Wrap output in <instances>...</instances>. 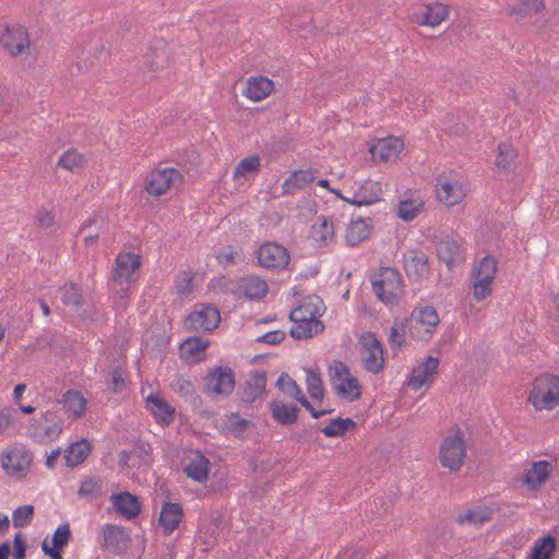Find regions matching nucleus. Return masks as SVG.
Segmentation results:
<instances>
[{
    "instance_id": "f3484780",
    "label": "nucleus",
    "mask_w": 559,
    "mask_h": 559,
    "mask_svg": "<svg viewBox=\"0 0 559 559\" xmlns=\"http://www.w3.org/2000/svg\"><path fill=\"white\" fill-rule=\"evenodd\" d=\"M403 147L404 142L401 139L388 136L379 139L374 144H372L369 148V153L374 160L391 162L399 157Z\"/></svg>"
},
{
    "instance_id": "473e14b6",
    "label": "nucleus",
    "mask_w": 559,
    "mask_h": 559,
    "mask_svg": "<svg viewBox=\"0 0 559 559\" xmlns=\"http://www.w3.org/2000/svg\"><path fill=\"white\" fill-rule=\"evenodd\" d=\"M439 366V358L428 356L424 362L420 364L417 370H414V374L408 381V384L415 389H420L428 380L429 377H432L437 373Z\"/></svg>"
},
{
    "instance_id": "49530a36",
    "label": "nucleus",
    "mask_w": 559,
    "mask_h": 559,
    "mask_svg": "<svg viewBox=\"0 0 559 559\" xmlns=\"http://www.w3.org/2000/svg\"><path fill=\"white\" fill-rule=\"evenodd\" d=\"M261 158L258 155H249L241 159L234 171V177H243L247 178L252 174H258L260 171Z\"/></svg>"
},
{
    "instance_id": "338daca9",
    "label": "nucleus",
    "mask_w": 559,
    "mask_h": 559,
    "mask_svg": "<svg viewBox=\"0 0 559 559\" xmlns=\"http://www.w3.org/2000/svg\"><path fill=\"white\" fill-rule=\"evenodd\" d=\"M12 412L14 411L10 407H5L0 412V435L14 424Z\"/></svg>"
},
{
    "instance_id": "ddd939ff",
    "label": "nucleus",
    "mask_w": 559,
    "mask_h": 559,
    "mask_svg": "<svg viewBox=\"0 0 559 559\" xmlns=\"http://www.w3.org/2000/svg\"><path fill=\"white\" fill-rule=\"evenodd\" d=\"M33 461L29 451H12L1 456L2 467L9 476L23 478L26 476Z\"/></svg>"
},
{
    "instance_id": "393cba45",
    "label": "nucleus",
    "mask_w": 559,
    "mask_h": 559,
    "mask_svg": "<svg viewBox=\"0 0 559 559\" xmlns=\"http://www.w3.org/2000/svg\"><path fill=\"white\" fill-rule=\"evenodd\" d=\"M382 188L380 182L367 180L354 191L347 203L356 206L371 205L380 201Z\"/></svg>"
},
{
    "instance_id": "4c0bfd02",
    "label": "nucleus",
    "mask_w": 559,
    "mask_h": 559,
    "mask_svg": "<svg viewBox=\"0 0 559 559\" xmlns=\"http://www.w3.org/2000/svg\"><path fill=\"white\" fill-rule=\"evenodd\" d=\"M556 549V538L547 534L535 542L527 559H552Z\"/></svg>"
},
{
    "instance_id": "9d476101",
    "label": "nucleus",
    "mask_w": 559,
    "mask_h": 559,
    "mask_svg": "<svg viewBox=\"0 0 559 559\" xmlns=\"http://www.w3.org/2000/svg\"><path fill=\"white\" fill-rule=\"evenodd\" d=\"M259 265L269 270H285L290 255L288 250L277 242H266L257 250Z\"/></svg>"
},
{
    "instance_id": "20e7f679",
    "label": "nucleus",
    "mask_w": 559,
    "mask_h": 559,
    "mask_svg": "<svg viewBox=\"0 0 559 559\" xmlns=\"http://www.w3.org/2000/svg\"><path fill=\"white\" fill-rule=\"evenodd\" d=\"M203 382L205 394H214L223 399L228 397L236 386L235 371L227 365L216 366L203 377Z\"/></svg>"
},
{
    "instance_id": "bf43d9fd",
    "label": "nucleus",
    "mask_w": 559,
    "mask_h": 559,
    "mask_svg": "<svg viewBox=\"0 0 559 559\" xmlns=\"http://www.w3.org/2000/svg\"><path fill=\"white\" fill-rule=\"evenodd\" d=\"M246 383L252 386L258 393L264 394L266 386V372L263 370H258L250 373V378L246 381Z\"/></svg>"
},
{
    "instance_id": "5701e85b",
    "label": "nucleus",
    "mask_w": 559,
    "mask_h": 559,
    "mask_svg": "<svg viewBox=\"0 0 559 559\" xmlns=\"http://www.w3.org/2000/svg\"><path fill=\"white\" fill-rule=\"evenodd\" d=\"M183 518L182 506L178 502H164L158 518V525L163 534L169 536L180 524Z\"/></svg>"
},
{
    "instance_id": "aec40b11",
    "label": "nucleus",
    "mask_w": 559,
    "mask_h": 559,
    "mask_svg": "<svg viewBox=\"0 0 559 559\" xmlns=\"http://www.w3.org/2000/svg\"><path fill=\"white\" fill-rule=\"evenodd\" d=\"M146 407L162 426H169L175 420V407L157 393H151L146 397Z\"/></svg>"
},
{
    "instance_id": "7c9ffc66",
    "label": "nucleus",
    "mask_w": 559,
    "mask_h": 559,
    "mask_svg": "<svg viewBox=\"0 0 559 559\" xmlns=\"http://www.w3.org/2000/svg\"><path fill=\"white\" fill-rule=\"evenodd\" d=\"M210 466V460L198 451L183 468V473L194 481L202 484L209 479Z\"/></svg>"
},
{
    "instance_id": "f704fd0d",
    "label": "nucleus",
    "mask_w": 559,
    "mask_h": 559,
    "mask_svg": "<svg viewBox=\"0 0 559 559\" xmlns=\"http://www.w3.org/2000/svg\"><path fill=\"white\" fill-rule=\"evenodd\" d=\"M92 451V447L86 439L73 442L64 451L66 464L69 467H75L82 464Z\"/></svg>"
},
{
    "instance_id": "5fc2aeb1",
    "label": "nucleus",
    "mask_w": 559,
    "mask_h": 559,
    "mask_svg": "<svg viewBox=\"0 0 559 559\" xmlns=\"http://www.w3.org/2000/svg\"><path fill=\"white\" fill-rule=\"evenodd\" d=\"M359 344L368 353L371 350H378L379 355H383V346L372 332H364L359 337Z\"/></svg>"
},
{
    "instance_id": "864d4df0",
    "label": "nucleus",
    "mask_w": 559,
    "mask_h": 559,
    "mask_svg": "<svg viewBox=\"0 0 559 559\" xmlns=\"http://www.w3.org/2000/svg\"><path fill=\"white\" fill-rule=\"evenodd\" d=\"M72 538L70 525L68 523L61 524L55 531L51 543L52 547L64 549Z\"/></svg>"
},
{
    "instance_id": "72a5a7b5",
    "label": "nucleus",
    "mask_w": 559,
    "mask_h": 559,
    "mask_svg": "<svg viewBox=\"0 0 559 559\" xmlns=\"http://www.w3.org/2000/svg\"><path fill=\"white\" fill-rule=\"evenodd\" d=\"M448 14V5L440 2H433L425 7L424 11L418 17V23L420 25L435 27L444 21Z\"/></svg>"
},
{
    "instance_id": "4be33fe9",
    "label": "nucleus",
    "mask_w": 559,
    "mask_h": 559,
    "mask_svg": "<svg viewBox=\"0 0 559 559\" xmlns=\"http://www.w3.org/2000/svg\"><path fill=\"white\" fill-rule=\"evenodd\" d=\"M404 269L408 277L415 281L427 278L430 272L429 258L421 250H413L405 257Z\"/></svg>"
},
{
    "instance_id": "cd10ccee",
    "label": "nucleus",
    "mask_w": 559,
    "mask_h": 559,
    "mask_svg": "<svg viewBox=\"0 0 559 559\" xmlns=\"http://www.w3.org/2000/svg\"><path fill=\"white\" fill-rule=\"evenodd\" d=\"M274 90V83L264 75L250 76L247 80V86L243 95L253 102L264 99Z\"/></svg>"
},
{
    "instance_id": "6e6d98bb",
    "label": "nucleus",
    "mask_w": 559,
    "mask_h": 559,
    "mask_svg": "<svg viewBox=\"0 0 559 559\" xmlns=\"http://www.w3.org/2000/svg\"><path fill=\"white\" fill-rule=\"evenodd\" d=\"M284 381H285V377L280 376L275 385L280 391L285 393L287 396L293 397L296 401H298V397H300L301 395H305L294 379H289L288 389H286V386L284 385Z\"/></svg>"
},
{
    "instance_id": "a878e982",
    "label": "nucleus",
    "mask_w": 559,
    "mask_h": 559,
    "mask_svg": "<svg viewBox=\"0 0 559 559\" xmlns=\"http://www.w3.org/2000/svg\"><path fill=\"white\" fill-rule=\"evenodd\" d=\"M552 471V464L546 460L534 462L532 467L523 475V483L530 490H537L548 480Z\"/></svg>"
},
{
    "instance_id": "c756f323",
    "label": "nucleus",
    "mask_w": 559,
    "mask_h": 559,
    "mask_svg": "<svg viewBox=\"0 0 559 559\" xmlns=\"http://www.w3.org/2000/svg\"><path fill=\"white\" fill-rule=\"evenodd\" d=\"M438 258L443 261L449 270L460 264L464 257L462 254L461 245L454 239L442 240L437 247Z\"/></svg>"
},
{
    "instance_id": "2f4dec72",
    "label": "nucleus",
    "mask_w": 559,
    "mask_h": 559,
    "mask_svg": "<svg viewBox=\"0 0 559 559\" xmlns=\"http://www.w3.org/2000/svg\"><path fill=\"white\" fill-rule=\"evenodd\" d=\"M318 173V169L309 168V169H299L292 173V175L285 179L282 185L284 194H292L296 190L304 189L307 185L311 183L314 180V174Z\"/></svg>"
},
{
    "instance_id": "c03bdc74",
    "label": "nucleus",
    "mask_w": 559,
    "mask_h": 559,
    "mask_svg": "<svg viewBox=\"0 0 559 559\" xmlns=\"http://www.w3.org/2000/svg\"><path fill=\"white\" fill-rule=\"evenodd\" d=\"M62 301L67 306H73L75 309H80L84 305V297L82 295L81 287L73 283H66L61 287Z\"/></svg>"
},
{
    "instance_id": "bb28decb",
    "label": "nucleus",
    "mask_w": 559,
    "mask_h": 559,
    "mask_svg": "<svg viewBox=\"0 0 559 559\" xmlns=\"http://www.w3.org/2000/svg\"><path fill=\"white\" fill-rule=\"evenodd\" d=\"M373 225L371 217L362 218L358 216L353 218L346 229V243L350 247H355L369 238L371 235Z\"/></svg>"
},
{
    "instance_id": "0eeeda50",
    "label": "nucleus",
    "mask_w": 559,
    "mask_h": 559,
    "mask_svg": "<svg viewBox=\"0 0 559 559\" xmlns=\"http://www.w3.org/2000/svg\"><path fill=\"white\" fill-rule=\"evenodd\" d=\"M497 272V260L493 255H485L473 271L474 298L484 300L491 294V284Z\"/></svg>"
},
{
    "instance_id": "9b49d317",
    "label": "nucleus",
    "mask_w": 559,
    "mask_h": 559,
    "mask_svg": "<svg viewBox=\"0 0 559 559\" xmlns=\"http://www.w3.org/2000/svg\"><path fill=\"white\" fill-rule=\"evenodd\" d=\"M219 322V310L212 305H202L200 310H194L187 316L185 326L189 331L211 332L218 326Z\"/></svg>"
},
{
    "instance_id": "ea45409f",
    "label": "nucleus",
    "mask_w": 559,
    "mask_h": 559,
    "mask_svg": "<svg viewBox=\"0 0 559 559\" xmlns=\"http://www.w3.org/2000/svg\"><path fill=\"white\" fill-rule=\"evenodd\" d=\"M250 426H253V423L249 419L241 418L238 413H231L230 415H227L223 423V429L227 430L238 439L243 438V432Z\"/></svg>"
},
{
    "instance_id": "37998d69",
    "label": "nucleus",
    "mask_w": 559,
    "mask_h": 559,
    "mask_svg": "<svg viewBox=\"0 0 559 559\" xmlns=\"http://www.w3.org/2000/svg\"><path fill=\"white\" fill-rule=\"evenodd\" d=\"M544 7V0H516L510 9L512 14L524 19L531 14H537Z\"/></svg>"
},
{
    "instance_id": "774afa93",
    "label": "nucleus",
    "mask_w": 559,
    "mask_h": 559,
    "mask_svg": "<svg viewBox=\"0 0 559 559\" xmlns=\"http://www.w3.org/2000/svg\"><path fill=\"white\" fill-rule=\"evenodd\" d=\"M135 450L133 454L140 457L142 461H145V457L148 456L152 452V447L148 442L138 439L134 443Z\"/></svg>"
},
{
    "instance_id": "412c9836",
    "label": "nucleus",
    "mask_w": 559,
    "mask_h": 559,
    "mask_svg": "<svg viewBox=\"0 0 559 559\" xmlns=\"http://www.w3.org/2000/svg\"><path fill=\"white\" fill-rule=\"evenodd\" d=\"M210 344L207 338L190 336L179 347L180 357L190 365L198 364L205 358V352Z\"/></svg>"
},
{
    "instance_id": "603ef678",
    "label": "nucleus",
    "mask_w": 559,
    "mask_h": 559,
    "mask_svg": "<svg viewBox=\"0 0 559 559\" xmlns=\"http://www.w3.org/2000/svg\"><path fill=\"white\" fill-rule=\"evenodd\" d=\"M364 367L369 372L374 374L380 373L384 369L383 355H379L378 350H371L364 358Z\"/></svg>"
},
{
    "instance_id": "79ce46f5",
    "label": "nucleus",
    "mask_w": 559,
    "mask_h": 559,
    "mask_svg": "<svg viewBox=\"0 0 559 559\" xmlns=\"http://www.w3.org/2000/svg\"><path fill=\"white\" fill-rule=\"evenodd\" d=\"M85 157L74 148L66 151L57 163V166L66 168L72 173H79L85 165Z\"/></svg>"
},
{
    "instance_id": "3c124183",
    "label": "nucleus",
    "mask_w": 559,
    "mask_h": 559,
    "mask_svg": "<svg viewBox=\"0 0 559 559\" xmlns=\"http://www.w3.org/2000/svg\"><path fill=\"white\" fill-rule=\"evenodd\" d=\"M34 515V507L32 504H26L16 508L13 511V526L14 527H24L31 524Z\"/></svg>"
},
{
    "instance_id": "a18cd8bd",
    "label": "nucleus",
    "mask_w": 559,
    "mask_h": 559,
    "mask_svg": "<svg viewBox=\"0 0 559 559\" xmlns=\"http://www.w3.org/2000/svg\"><path fill=\"white\" fill-rule=\"evenodd\" d=\"M492 516V510L489 508H478L475 510H467L464 514H460L456 522L464 524L466 522L473 525H481L487 521H490Z\"/></svg>"
},
{
    "instance_id": "423d86ee",
    "label": "nucleus",
    "mask_w": 559,
    "mask_h": 559,
    "mask_svg": "<svg viewBox=\"0 0 559 559\" xmlns=\"http://www.w3.org/2000/svg\"><path fill=\"white\" fill-rule=\"evenodd\" d=\"M335 364L336 366L330 367V374L332 380L341 379L343 374H346L341 383L333 384V389L335 390L336 394L348 402L360 400L362 394V386L358 379L350 374L349 367L346 364L340 360L335 361Z\"/></svg>"
},
{
    "instance_id": "c9c22d12",
    "label": "nucleus",
    "mask_w": 559,
    "mask_h": 559,
    "mask_svg": "<svg viewBox=\"0 0 559 559\" xmlns=\"http://www.w3.org/2000/svg\"><path fill=\"white\" fill-rule=\"evenodd\" d=\"M357 426V423L350 417H336L331 419L330 423L320 430L326 438H338L344 437L348 431H354Z\"/></svg>"
},
{
    "instance_id": "f03ea898",
    "label": "nucleus",
    "mask_w": 559,
    "mask_h": 559,
    "mask_svg": "<svg viewBox=\"0 0 559 559\" xmlns=\"http://www.w3.org/2000/svg\"><path fill=\"white\" fill-rule=\"evenodd\" d=\"M559 401V377L555 374H545L537 378L533 383V389L528 394V402L537 411H551Z\"/></svg>"
},
{
    "instance_id": "e2e57ef3",
    "label": "nucleus",
    "mask_w": 559,
    "mask_h": 559,
    "mask_svg": "<svg viewBox=\"0 0 559 559\" xmlns=\"http://www.w3.org/2000/svg\"><path fill=\"white\" fill-rule=\"evenodd\" d=\"M237 395L239 396V400L242 403L252 404L257 399H259L263 394L258 393L252 386L248 385L245 382V385L239 388V390L237 391Z\"/></svg>"
},
{
    "instance_id": "0e129e2a",
    "label": "nucleus",
    "mask_w": 559,
    "mask_h": 559,
    "mask_svg": "<svg viewBox=\"0 0 559 559\" xmlns=\"http://www.w3.org/2000/svg\"><path fill=\"white\" fill-rule=\"evenodd\" d=\"M176 392L181 396H191L195 393V388L190 380L178 378L176 381Z\"/></svg>"
},
{
    "instance_id": "052dcab7",
    "label": "nucleus",
    "mask_w": 559,
    "mask_h": 559,
    "mask_svg": "<svg viewBox=\"0 0 559 559\" xmlns=\"http://www.w3.org/2000/svg\"><path fill=\"white\" fill-rule=\"evenodd\" d=\"M26 549L27 545L22 532H17L13 538V550L11 554L14 559H25L26 558Z\"/></svg>"
},
{
    "instance_id": "7ed1b4c3",
    "label": "nucleus",
    "mask_w": 559,
    "mask_h": 559,
    "mask_svg": "<svg viewBox=\"0 0 559 559\" xmlns=\"http://www.w3.org/2000/svg\"><path fill=\"white\" fill-rule=\"evenodd\" d=\"M63 420L53 411L41 413L40 417L32 418L27 427V436L33 441L46 444L56 440L62 432Z\"/></svg>"
},
{
    "instance_id": "f257e3e1",
    "label": "nucleus",
    "mask_w": 559,
    "mask_h": 559,
    "mask_svg": "<svg viewBox=\"0 0 559 559\" xmlns=\"http://www.w3.org/2000/svg\"><path fill=\"white\" fill-rule=\"evenodd\" d=\"M372 290L385 305L397 302L403 294V280L395 267H380L371 276Z\"/></svg>"
},
{
    "instance_id": "4d7b16f0",
    "label": "nucleus",
    "mask_w": 559,
    "mask_h": 559,
    "mask_svg": "<svg viewBox=\"0 0 559 559\" xmlns=\"http://www.w3.org/2000/svg\"><path fill=\"white\" fill-rule=\"evenodd\" d=\"M408 319L401 322V326H392L389 335V343L392 347L402 348L405 344V328Z\"/></svg>"
},
{
    "instance_id": "4468645a",
    "label": "nucleus",
    "mask_w": 559,
    "mask_h": 559,
    "mask_svg": "<svg viewBox=\"0 0 559 559\" xmlns=\"http://www.w3.org/2000/svg\"><path fill=\"white\" fill-rule=\"evenodd\" d=\"M110 500L114 510L127 520H134L142 512L140 498L130 491L112 493Z\"/></svg>"
},
{
    "instance_id": "dca6fc26",
    "label": "nucleus",
    "mask_w": 559,
    "mask_h": 559,
    "mask_svg": "<svg viewBox=\"0 0 559 559\" xmlns=\"http://www.w3.org/2000/svg\"><path fill=\"white\" fill-rule=\"evenodd\" d=\"M411 321H415L417 324H421L425 326V335L416 334L414 328H409V333L412 337L425 338L430 337L438 326L440 319L439 314L433 306H425L421 308H416L413 310L411 314Z\"/></svg>"
},
{
    "instance_id": "de8ad7c7",
    "label": "nucleus",
    "mask_w": 559,
    "mask_h": 559,
    "mask_svg": "<svg viewBox=\"0 0 559 559\" xmlns=\"http://www.w3.org/2000/svg\"><path fill=\"white\" fill-rule=\"evenodd\" d=\"M103 493V480L99 477L84 479L78 491L80 497H90L92 499L102 497Z\"/></svg>"
},
{
    "instance_id": "b1692460",
    "label": "nucleus",
    "mask_w": 559,
    "mask_h": 559,
    "mask_svg": "<svg viewBox=\"0 0 559 559\" xmlns=\"http://www.w3.org/2000/svg\"><path fill=\"white\" fill-rule=\"evenodd\" d=\"M274 421L281 426H292L297 423L299 418L300 408L297 404L285 403L280 400H273L269 403Z\"/></svg>"
},
{
    "instance_id": "8fccbe9b",
    "label": "nucleus",
    "mask_w": 559,
    "mask_h": 559,
    "mask_svg": "<svg viewBox=\"0 0 559 559\" xmlns=\"http://www.w3.org/2000/svg\"><path fill=\"white\" fill-rule=\"evenodd\" d=\"M423 206V201L416 204L415 201L411 199L402 200L399 205L397 216L404 222H411L418 215Z\"/></svg>"
},
{
    "instance_id": "6e6552de",
    "label": "nucleus",
    "mask_w": 559,
    "mask_h": 559,
    "mask_svg": "<svg viewBox=\"0 0 559 559\" xmlns=\"http://www.w3.org/2000/svg\"><path fill=\"white\" fill-rule=\"evenodd\" d=\"M182 180V174L175 168L155 169L145 179V190L151 195L159 197L168 189L181 183Z\"/></svg>"
},
{
    "instance_id": "2eb2a0df",
    "label": "nucleus",
    "mask_w": 559,
    "mask_h": 559,
    "mask_svg": "<svg viewBox=\"0 0 559 559\" xmlns=\"http://www.w3.org/2000/svg\"><path fill=\"white\" fill-rule=\"evenodd\" d=\"M141 266V257L134 252L119 253L116 258V267L112 276L114 282L121 283L122 281L131 283L134 277V272Z\"/></svg>"
},
{
    "instance_id": "13d9d810",
    "label": "nucleus",
    "mask_w": 559,
    "mask_h": 559,
    "mask_svg": "<svg viewBox=\"0 0 559 559\" xmlns=\"http://www.w3.org/2000/svg\"><path fill=\"white\" fill-rule=\"evenodd\" d=\"M498 151L499 153L496 159V165L500 168L507 169L514 157V153L511 150V145L507 143H500L498 146Z\"/></svg>"
},
{
    "instance_id": "39448f33",
    "label": "nucleus",
    "mask_w": 559,
    "mask_h": 559,
    "mask_svg": "<svg viewBox=\"0 0 559 559\" xmlns=\"http://www.w3.org/2000/svg\"><path fill=\"white\" fill-rule=\"evenodd\" d=\"M466 445L463 432L457 428L453 436H448L441 443L439 459L442 466L459 471L463 464Z\"/></svg>"
},
{
    "instance_id": "09e8293b",
    "label": "nucleus",
    "mask_w": 559,
    "mask_h": 559,
    "mask_svg": "<svg viewBox=\"0 0 559 559\" xmlns=\"http://www.w3.org/2000/svg\"><path fill=\"white\" fill-rule=\"evenodd\" d=\"M307 390L312 400L322 402L324 397V386L320 373L309 370L307 373Z\"/></svg>"
},
{
    "instance_id": "e433bc0d",
    "label": "nucleus",
    "mask_w": 559,
    "mask_h": 559,
    "mask_svg": "<svg viewBox=\"0 0 559 559\" xmlns=\"http://www.w3.org/2000/svg\"><path fill=\"white\" fill-rule=\"evenodd\" d=\"M61 402L66 413H71L76 418L85 414L86 400L80 391L73 389L68 390L63 394Z\"/></svg>"
},
{
    "instance_id": "69168bd1",
    "label": "nucleus",
    "mask_w": 559,
    "mask_h": 559,
    "mask_svg": "<svg viewBox=\"0 0 559 559\" xmlns=\"http://www.w3.org/2000/svg\"><path fill=\"white\" fill-rule=\"evenodd\" d=\"M110 376H111V383H112L111 391L114 393L121 392L124 389V386H126V382H124V379L122 377L120 368L119 367L115 368L110 372Z\"/></svg>"
},
{
    "instance_id": "f8f14e48",
    "label": "nucleus",
    "mask_w": 559,
    "mask_h": 559,
    "mask_svg": "<svg viewBox=\"0 0 559 559\" xmlns=\"http://www.w3.org/2000/svg\"><path fill=\"white\" fill-rule=\"evenodd\" d=\"M1 45L8 49L11 56H20L25 48L29 46V38L26 27H11L5 25L4 32L0 36Z\"/></svg>"
},
{
    "instance_id": "6ab92c4d",
    "label": "nucleus",
    "mask_w": 559,
    "mask_h": 559,
    "mask_svg": "<svg viewBox=\"0 0 559 559\" xmlns=\"http://www.w3.org/2000/svg\"><path fill=\"white\" fill-rule=\"evenodd\" d=\"M104 544L114 555L123 554L131 543L130 535L122 526L107 524L103 532Z\"/></svg>"
},
{
    "instance_id": "a211bd4d",
    "label": "nucleus",
    "mask_w": 559,
    "mask_h": 559,
    "mask_svg": "<svg viewBox=\"0 0 559 559\" xmlns=\"http://www.w3.org/2000/svg\"><path fill=\"white\" fill-rule=\"evenodd\" d=\"M267 292V283L259 276L251 275L238 280L234 294L239 298L261 299L266 296Z\"/></svg>"
},
{
    "instance_id": "680f3d73",
    "label": "nucleus",
    "mask_w": 559,
    "mask_h": 559,
    "mask_svg": "<svg viewBox=\"0 0 559 559\" xmlns=\"http://www.w3.org/2000/svg\"><path fill=\"white\" fill-rule=\"evenodd\" d=\"M286 337V333L281 330H274L264 333L263 335L255 338V342L265 343L269 345H277L281 344Z\"/></svg>"
},
{
    "instance_id": "a19ab883",
    "label": "nucleus",
    "mask_w": 559,
    "mask_h": 559,
    "mask_svg": "<svg viewBox=\"0 0 559 559\" xmlns=\"http://www.w3.org/2000/svg\"><path fill=\"white\" fill-rule=\"evenodd\" d=\"M319 221L318 225L311 227L310 235L316 241L326 246L334 236V226L325 216H320Z\"/></svg>"
},
{
    "instance_id": "58836bf2",
    "label": "nucleus",
    "mask_w": 559,
    "mask_h": 559,
    "mask_svg": "<svg viewBox=\"0 0 559 559\" xmlns=\"http://www.w3.org/2000/svg\"><path fill=\"white\" fill-rule=\"evenodd\" d=\"M437 198L447 206H452L461 202L462 192L448 180L438 179L437 182Z\"/></svg>"
},
{
    "instance_id": "c85d7f7f",
    "label": "nucleus",
    "mask_w": 559,
    "mask_h": 559,
    "mask_svg": "<svg viewBox=\"0 0 559 559\" xmlns=\"http://www.w3.org/2000/svg\"><path fill=\"white\" fill-rule=\"evenodd\" d=\"M144 67L150 71H157L164 68L169 59V48L164 39L157 40L144 55Z\"/></svg>"
},
{
    "instance_id": "1a4fd4ad",
    "label": "nucleus",
    "mask_w": 559,
    "mask_h": 559,
    "mask_svg": "<svg viewBox=\"0 0 559 559\" xmlns=\"http://www.w3.org/2000/svg\"><path fill=\"white\" fill-rule=\"evenodd\" d=\"M319 312L320 309L312 302H305L293 308L289 312L288 319L298 325L290 328L289 335L297 341L311 338L312 332L309 326V322L312 317Z\"/></svg>"
}]
</instances>
